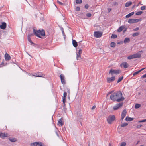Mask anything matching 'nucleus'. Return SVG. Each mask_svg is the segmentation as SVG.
<instances>
[{
	"label": "nucleus",
	"mask_w": 146,
	"mask_h": 146,
	"mask_svg": "<svg viewBox=\"0 0 146 146\" xmlns=\"http://www.w3.org/2000/svg\"><path fill=\"white\" fill-rule=\"evenodd\" d=\"M121 92L120 91L116 92L112 94L110 96V99L114 101L119 102L123 101L125 99L122 96Z\"/></svg>",
	"instance_id": "f257e3e1"
},
{
	"label": "nucleus",
	"mask_w": 146,
	"mask_h": 146,
	"mask_svg": "<svg viewBox=\"0 0 146 146\" xmlns=\"http://www.w3.org/2000/svg\"><path fill=\"white\" fill-rule=\"evenodd\" d=\"M33 32L35 35L37 36H40V35L45 36L46 35L45 31L43 29L37 30L33 28Z\"/></svg>",
	"instance_id": "f03ea898"
},
{
	"label": "nucleus",
	"mask_w": 146,
	"mask_h": 146,
	"mask_svg": "<svg viewBox=\"0 0 146 146\" xmlns=\"http://www.w3.org/2000/svg\"><path fill=\"white\" fill-rule=\"evenodd\" d=\"M115 120V116L114 115H110L107 118V121L109 124H111L112 122Z\"/></svg>",
	"instance_id": "7ed1b4c3"
},
{
	"label": "nucleus",
	"mask_w": 146,
	"mask_h": 146,
	"mask_svg": "<svg viewBox=\"0 0 146 146\" xmlns=\"http://www.w3.org/2000/svg\"><path fill=\"white\" fill-rule=\"evenodd\" d=\"M121 72V71L119 69L115 70L113 69H111L109 72V74H110L112 76L114 74H119Z\"/></svg>",
	"instance_id": "20e7f679"
},
{
	"label": "nucleus",
	"mask_w": 146,
	"mask_h": 146,
	"mask_svg": "<svg viewBox=\"0 0 146 146\" xmlns=\"http://www.w3.org/2000/svg\"><path fill=\"white\" fill-rule=\"evenodd\" d=\"M31 146H46L44 143L41 142H35L32 143L30 145Z\"/></svg>",
	"instance_id": "39448f33"
},
{
	"label": "nucleus",
	"mask_w": 146,
	"mask_h": 146,
	"mask_svg": "<svg viewBox=\"0 0 146 146\" xmlns=\"http://www.w3.org/2000/svg\"><path fill=\"white\" fill-rule=\"evenodd\" d=\"M123 102L119 103L117 104L115 106L113 107V110H116L121 108L123 105Z\"/></svg>",
	"instance_id": "423d86ee"
},
{
	"label": "nucleus",
	"mask_w": 146,
	"mask_h": 146,
	"mask_svg": "<svg viewBox=\"0 0 146 146\" xmlns=\"http://www.w3.org/2000/svg\"><path fill=\"white\" fill-rule=\"evenodd\" d=\"M82 50L81 49L79 50L78 52L77 53V59L80 60L81 59V54L82 53Z\"/></svg>",
	"instance_id": "0eeeda50"
},
{
	"label": "nucleus",
	"mask_w": 146,
	"mask_h": 146,
	"mask_svg": "<svg viewBox=\"0 0 146 146\" xmlns=\"http://www.w3.org/2000/svg\"><path fill=\"white\" fill-rule=\"evenodd\" d=\"M115 79V78L114 76L111 77H108L107 79V82L109 83H110L111 82L114 81Z\"/></svg>",
	"instance_id": "6e6552de"
},
{
	"label": "nucleus",
	"mask_w": 146,
	"mask_h": 146,
	"mask_svg": "<svg viewBox=\"0 0 146 146\" xmlns=\"http://www.w3.org/2000/svg\"><path fill=\"white\" fill-rule=\"evenodd\" d=\"M102 35V33L99 31H95L94 33V36H101Z\"/></svg>",
	"instance_id": "1a4fd4ad"
},
{
	"label": "nucleus",
	"mask_w": 146,
	"mask_h": 146,
	"mask_svg": "<svg viewBox=\"0 0 146 146\" xmlns=\"http://www.w3.org/2000/svg\"><path fill=\"white\" fill-rule=\"evenodd\" d=\"M8 134L7 133H2V132H0V137L4 138L5 137H8Z\"/></svg>",
	"instance_id": "9d476101"
},
{
	"label": "nucleus",
	"mask_w": 146,
	"mask_h": 146,
	"mask_svg": "<svg viewBox=\"0 0 146 146\" xmlns=\"http://www.w3.org/2000/svg\"><path fill=\"white\" fill-rule=\"evenodd\" d=\"M60 78L62 83L63 84H65L66 83L64 77V75L62 74H61L60 75Z\"/></svg>",
	"instance_id": "9b49d317"
},
{
	"label": "nucleus",
	"mask_w": 146,
	"mask_h": 146,
	"mask_svg": "<svg viewBox=\"0 0 146 146\" xmlns=\"http://www.w3.org/2000/svg\"><path fill=\"white\" fill-rule=\"evenodd\" d=\"M5 60L9 61L11 60V57L7 53H6L5 55Z\"/></svg>",
	"instance_id": "f8f14e48"
},
{
	"label": "nucleus",
	"mask_w": 146,
	"mask_h": 146,
	"mask_svg": "<svg viewBox=\"0 0 146 146\" xmlns=\"http://www.w3.org/2000/svg\"><path fill=\"white\" fill-rule=\"evenodd\" d=\"M127 114V112L126 110H124L122 113L121 119L123 120L124 118L125 117Z\"/></svg>",
	"instance_id": "ddd939ff"
},
{
	"label": "nucleus",
	"mask_w": 146,
	"mask_h": 146,
	"mask_svg": "<svg viewBox=\"0 0 146 146\" xmlns=\"http://www.w3.org/2000/svg\"><path fill=\"white\" fill-rule=\"evenodd\" d=\"M6 23L5 22H3L0 25V28L1 29H4L6 28Z\"/></svg>",
	"instance_id": "4468645a"
},
{
	"label": "nucleus",
	"mask_w": 146,
	"mask_h": 146,
	"mask_svg": "<svg viewBox=\"0 0 146 146\" xmlns=\"http://www.w3.org/2000/svg\"><path fill=\"white\" fill-rule=\"evenodd\" d=\"M128 22L129 23H134L137 22V19H129Z\"/></svg>",
	"instance_id": "2eb2a0df"
},
{
	"label": "nucleus",
	"mask_w": 146,
	"mask_h": 146,
	"mask_svg": "<svg viewBox=\"0 0 146 146\" xmlns=\"http://www.w3.org/2000/svg\"><path fill=\"white\" fill-rule=\"evenodd\" d=\"M136 58H137V53L135 54L132 55H130L127 57V58L128 59H131Z\"/></svg>",
	"instance_id": "dca6fc26"
},
{
	"label": "nucleus",
	"mask_w": 146,
	"mask_h": 146,
	"mask_svg": "<svg viewBox=\"0 0 146 146\" xmlns=\"http://www.w3.org/2000/svg\"><path fill=\"white\" fill-rule=\"evenodd\" d=\"M125 26L124 25H123L120 26L119 28L117 30V31L118 32H120L121 31L124 29L125 28Z\"/></svg>",
	"instance_id": "f3484780"
},
{
	"label": "nucleus",
	"mask_w": 146,
	"mask_h": 146,
	"mask_svg": "<svg viewBox=\"0 0 146 146\" xmlns=\"http://www.w3.org/2000/svg\"><path fill=\"white\" fill-rule=\"evenodd\" d=\"M8 139L9 141L12 142H15L17 141V139L15 138L9 137Z\"/></svg>",
	"instance_id": "a211bd4d"
},
{
	"label": "nucleus",
	"mask_w": 146,
	"mask_h": 146,
	"mask_svg": "<svg viewBox=\"0 0 146 146\" xmlns=\"http://www.w3.org/2000/svg\"><path fill=\"white\" fill-rule=\"evenodd\" d=\"M72 44L73 45V46H74V47H76L77 46H78V44L77 43V42L76 41L74 40H73V38L72 39Z\"/></svg>",
	"instance_id": "6ab92c4d"
},
{
	"label": "nucleus",
	"mask_w": 146,
	"mask_h": 146,
	"mask_svg": "<svg viewBox=\"0 0 146 146\" xmlns=\"http://www.w3.org/2000/svg\"><path fill=\"white\" fill-rule=\"evenodd\" d=\"M133 119V118L130 117H129L127 116L125 118V120L127 121H132Z\"/></svg>",
	"instance_id": "aec40b11"
},
{
	"label": "nucleus",
	"mask_w": 146,
	"mask_h": 146,
	"mask_svg": "<svg viewBox=\"0 0 146 146\" xmlns=\"http://www.w3.org/2000/svg\"><path fill=\"white\" fill-rule=\"evenodd\" d=\"M134 14V12H132L131 13H130L129 14L127 15L126 16V18H128L131 16H132Z\"/></svg>",
	"instance_id": "412c9836"
},
{
	"label": "nucleus",
	"mask_w": 146,
	"mask_h": 146,
	"mask_svg": "<svg viewBox=\"0 0 146 146\" xmlns=\"http://www.w3.org/2000/svg\"><path fill=\"white\" fill-rule=\"evenodd\" d=\"M132 4V2L131 1L127 2L125 4V7H128L129 6L131 5Z\"/></svg>",
	"instance_id": "4be33fe9"
},
{
	"label": "nucleus",
	"mask_w": 146,
	"mask_h": 146,
	"mask_svg": "<svg viewBox=\"0 0 146 146\" xmlns=\"http://www.w3.org/2000/svg\"><path fill=\"white\" fill-rule=\"evenodd\" d=\"M143 52L141 51L137 53V58H139L141 57V54H142Z\"/></svg>",
	"instance_id": "5701e85b"
},
{
	"label": "nucleus",
	"mask_w": 146,
	"mask_h": 146,
	"mask_svg": "<svg viewBox=\"0 0 146 146\" xmlns=\"http://www.w3.org/2000/svg\"><path fill=\"white\" fill-rule=\"evenodd\" d=\"M130 41V39L129 38H125L124 41V42L125 43H129Z\"/></svg>",
	"instance_id": "b1692460"
},
{
	"label": "nucleus",
	"mask_w": 146,
	"mask_h": 146,
	"mask_svg": "<svg viewBox=\"0 0 146 146\" xmlns=\"http://www.w3.org/2000/svg\"><path fill=\"white\" fill-rule=\"evenodd\" d=\"M62 118H61L58 121V123L59 124H60L61 125V126H62L63 124L64 123L63 122H62Z\"/></svg>",
	"instance_id": "393cba45"
},
{
	"label": "nucleus",
	"mask_w": 146,
	"mask_h": 146,
	"mask_svg": "<svg viewBox=\"0 0 146 146\" xmlns=\"http://www.w3.org/2000/svg\"><path fill=\"white\" fill-rule=\"evenodd\" d=\"M128 125V124L126 123H124L121 125V126L122 127L126 126Z\"/></svg>",
	"instance_id": "a878e982"
},
{
	"label": "nucleus",
	"mask_w": 146,
	"mask_h": 146,
	"mask_svg": "<svg viewBox=\"0 0 146 146\" xmlns=\"http://www.w3.org/2000/svg\"><path fill=\"white\" fill-rule=\"evenodd\" d=\"M123 64V67L125 68H127L129 66L128 65L126 62H125Z\"/></svg>",
	"instance_id": "bb28decb"
},
{
	"label": "nucleus",
	"mask_w": 146,
	"mask_h": 146,
	"mask_svg": "<svg viewBox=\"0 0 146 146\" xmlns=\"http://www.w3.org/2000/svg\"><path fill=\"white\" fill-rule=\"evenodd\" d=\"M123 76H122L121 77H119L118 79V80L117 81V83H118L120 82L123 79Z\"/></svg>",
	"instance_id": "cd10ccee"
},
{
	"label": "nucleus",
	"mask_w": 146,
	"mask_h": 146,
	"mask_svg": "<svg viewBox=\"0 0 146 146\" xmlns=\"http://www.w3.org/2000/svg\"><path fill=\"white\" fill-rule=\"evenodd\" d=\"M115 43L114 42H111L110 44V46L112 47H114L115 46Z\"/></svg>",
	"instance_id": "c85d7f7f"
},
{
	"label": "nucleus",
	"mask_w": 146,
	"mask_h": 146,
	"mask_svg": "<svg viewBox=\"0 0 146 146\" xmlns=\"http://www.w3.org/2000/svg\"><path fill=\"white\" fill-rule=\"evenodd\" d=\"M28 41L31 44H34L35 45H36V44H34L33 42L31 40V38L30 37H28Z\"/></svg>",
	"instance_id": "c756f323"
},
{
	"label": "nucleus",
	"mask_w": 146,
	"mask_h": 146,
	"mask_svg": "<svg viewBox=\"0 0 146 146\" xmlns=\"http://www.w3.org/2000/svg\"><path fill=\"white\" fill-rule=\"evenodd\" d=\"M82 2V0H76V3L77 4H81Z\"/></svg>",
	"instance_id": "7c9ffc66"
},
{
	"label": "nucleus",
	"mask_w": 146,
	"mask_h": 146,
	"mask_svg": "<svg viewBox=\"0 0 146 146\" xmlns=\"http://www.w3.org/2000/svg\"><path fill=\"white\" fill-rule=\"evenodd\" d=\"M77 115L79 117L80 119H82V115L81 113H79L78 114H77Z\"/></svg>",
	"instance_id": "2f4dec72"
},
{
	"label": "nucleus",
	"mask_w": 146,
	"mask_h": 146,
	"mask_svg": "<svg viewBox=\"0 0 146 146\" xmlns=\"http://www.w3.org/2000/svg\"><path fill=\"white\" fill-rule=\"evenodd\" d=\"M39 75H38V76H36L38 77H42L43 76V74L42 73L39 72L38 73Z\"/></svg>",
	"instance_id": "473e14b6"
},
{
	"label": "nucleus",
	"mask_w": 146,
	"mask_h": 146,
	"mask_svg": "<svg viewBox=\"0 0 146 146\" xmlns=\"http://www.w3.org/2000/svg\"><path fill=\"white\" fill-rule=\"evenodd\" d=\"M126 145V144L125 142H123L121 143L120 146H125Z\"/></svg>",
	"instance_id": "72a5a7b5"
},
{
	"label": "nucleus",
	"mask_w": 146,
	"mask_h": 146,
	"mask_svg": "<svg viewBox=\"0 0 146 146\" xmlns=\"http://www.w3.org/2000/svg\"><path fill=\"white\" fill-rule=\"evenodd\" d=\"M86 16L88 17H90L92 16V14L90 13H87L86 15Z\"/></svg>",
	"instance_id": "f704fd0d"
},
{
	"label": "nucleus",
	"mask_w": 146,
	"mask_h": 146,
	"mask_svg": "<svg viewBox=\"0 0 146 146\" xmlns=\"http://www.w3.org/2000/svg\"><path fill=\"white\" fill-rule=\"evenodd\" d=\"M67 93L66 92H64V96L63 98H66V97L67 96Z\"/></svg>",
	"instance_id": "c9c22d12"
},
{
	"label": "nucleus",
	"mask_w": 146,
	"mask_h": 146,
	"mask_svg": "<svg viewBox=\"0 0 146 146\" xmlns=\"http://www.w3.org/2000/svg\"><path fill=\"white\" fill-rule=\"evenodd\" d=\"M50 33L48 31L46 33V36H50Z\"/></svg>",
	"instance_id": "e433bc0d"
},
{
	"label": "nucleus",
	"mask_w": 146,
	"mask_h": 146,
	"mask_svg": "<svg viewBox=\"0 0 146 146\" xmlns=\"http://www.w3.org/2000/svg\"><path fill=\"white\" fill-rule=\"evenodd\" d=\"M76 11H80V8L79 7H76Z\"/></svg>",
	"instance_id": "4c0bfd02"
},
{
	"label": "nucleus",
	"mask_w": 146,
	"mask_h": 146,
	"mask_svg": "<svg viewBox=\"0 0 146 146\" xmlns=\"http://www.w3.org/2000/svg\"><path fill=\"white\" fill-rule=\"evenodd\" d=\"M123 43V42L122 41H120L119 42H117V44H122Z\"/></svg>",
	"instance_id": "58836bf2"
},
{
	"label": "nucleus",
	"mask_w": 146,
	"mask_h": 146,
	"mask_svg": "<svg viewBox=\"0 0 146 146\" xmlns=\"http://www.w3.org/2000/svg\"><path fill=\"white\" fill-rule=\"evenodd\" d=\"M66 100V98H63V104L65 103Z\"/></svg>",
	"instance_id": "ea45409f"
},
{
	"label": "nucleus",
	"mask_w": 146,
	"mask_h": 146,
	"mask_svg": "<svg viewBox=\"0 0 146 146\" xmlns=\"http://www.w3.org/2000/svg\"><path fill=\"white\" fill-rule=\"evenodd\" d=\"M145 68H142L141 69L139 70L138 71H137V74H138V73H139L141 71L143 70Z\"/></svg>",
	"instance_id": "a19ab883"
},
{
	"label": "nucleus",
	"mask_w": 146,
	"mask_h": 146,
	"mask_svg": "<svg viewBox=\"0 0 146 146\" xmlns=\"http://www.w3.org/2000/svg\"><path fill=\"white\" fill-rule=\"evenodd\" d=\"M145 9V6H142L141 7V9L142 10H144Z\"/></svg>",
	"instance_id": "79ce46f5"
},
{
	"label": "nucleus",
	"mask_w": 146,
	"mask_h": 146,
	"mask_svg": "<svg viewBox=\"0 0 146 146\" xmlns=\"http://www.w3.org/2000/svg\"><path fill=\"white\" fill-rule=\"evenodd\" d=\"M146 121V119H144L143 120L140 121H138L139 123H140L141 122H144Z\"/></svg>",
	"instance_id": "37998d69"
},
{
	"label": "nucleus",
	"mask_w": 146,
	"mask_h": 146,
	"mask_svg": "<svg viewBox=\"0 0 146 146\" xmlns=\"http://www.w3.org/2000/svg\"><path fill=\"white\" fill-rule=\"evenodd\" d=\"M89 7V5L88 4H86L85 6V8L86 9H87Z\"/></svg>",
	"instance_id": "c03bdc74"
},
{
	"label": "nucleus",
	"mask_w": 146,
	"mask_h": 146,
	"mask_svg": "<svg viewBox=\"0 0 146 146\" xmlns=\"http://www.w3.org/2000/svg\"><path fill=\"white\" fill-rule=\"evenodd\" d=\"M137 36V32H135L133 35V36Z\"/></svg>",
	"instance_id": "a18cd8bd"
},
{
	"label": "nucleus",
	"mask_w": 146,
	"mask_h": 146,
	"mask_svg": "<svg viewBox=\"0 0 146 146\" xmlns=\"http://www.w3.org/2000/svg\"><path fill=\"white\" fill-rule=\"evenodd\" d=\"M142 13V11L137 12V15H141Z\"/></svg>",
	"instance_id": "49530a36"
},
{
	"label": "nucleus",
	"mask_w": 146,
	"mask_h": 146,
	"mask_svg": "<svg viewBox=\"0 0 146 146\" xmlns=\"http://www.w3.org/2000/svg\"><path fill=\"white\" fill-rule=\"evenodd\" d=\"M57 2L58 3L60 4L61 5H63L64 4L63 3H62V2H60L59 1H57Z\"/></svg>",
	"instance_id": "de8ad7c7"
},
{
	"label": "nucleus",
	"mask_w": 146,
	"mask_h": 146,
	"mask_svg": "<svg viewBox=\"0 0 146 146\" xmlns=\"http://www.w3.org/2000/svg\"><path fill=\"white\" fill-rule=\"evenodd\" d=\"M62 34L63 35V36H65V35L64 32V31H62Z\"/></svg>",
	"instance_id": "09e8293b"
},
{
	"label": "nucleus",
	"mask_w": 146,
	"mask_h": 146,
	"mask_svg": "<svg viewBox=\"0 0 146 146\" xmlns=\"http://www.w3.org/2000/svg\"><path fill=\"white\" fill-rule=\"evenodd\" d=\"M142 126V125H137V128H139V127H141Z\"/></svg>",
	"instance_id": "8fccbe9b"
},
{
	"label": "nucleus",
	"mask_w": 146,
	"mask_h": 146,
	"mask_svg": "<svg viewBox=\"0 0 146 146\" xmlns=\"http://www.w3.org/2000/svg\"><path fill=\"white\" fill-rule=\"evenodd\" d=\"M143 78H146V74L143 75L142 77Z\"/></svg>",
	"instance_id": "3c124183"
},
{
	"label": "nucleus",
	"mask_w": 146,
	"mask_h": 146,
	"mask_svg": "<svg viewBox=\"0 0 146 146\" xmlns=\"http://www.w3.org/2000/svg\"><path fill=\"white\" fill-rule=\"evenodd\" d=\"M38 75H39V74L38 73H38H36L35 74V75H33V76H36V77H37L36 76H38Z\"/></svg>",
	"instance_id": "603ef678"
},
{
	"label": "nucleus",
	"mask_w": 146,
	"mask_h": 146,
	"mask_svg": "<svg viewBox=\"0 0 146 146\" xmlns=\"http://www.w3.org/2000/svg\"><path fill=\"white\" fill-rule=\"evenodd\" d=\"M4 64V63L3 62H2L0 64V67L2 66Z\"/></svg>",
	"instance_id": "864d4df0"
},
{
	"label": "nucleus",
	"mask_w": 146,
	"mask_h": 146,
	"mask_svg": "<svg viewBox=\"0 0 146 146\" xmlns=\"http://www.w3.org/2000/svg\"><path fill=\"white\" fill-rule=\"evenodd\" d=\"M137 71L135 72H134V73L133 74V76H135V75H137Z\"/></svg>",
	"instance_id": "5fc2aeb1"
},
{
	"label": "nucleus",
	"mask_w": 146,
	"mask_h": 146,
	"mask_svg": "<svg viewBox=\"0 0 146 146\" xmlns=\"http://www.w3.org/2000/svg\"><path fill=\"white\" fill-rule=\"evenodd\" d=\"M96 108V106H94L92 107V109L94 110Z\"/></svg>",
	"instance_id": "6e6d98bb"
},
{
	"label": "nucleus",
	"mask_w": 146,
	"mask_h": 146,
	"mask_svg": "<svg viewBox=\"0 0 146 146\" xmlns=\"http://www.w3.org/2000/svg\"><path fill=\"white\" fill-rule=\"evenodd\" d=\"M141 106V105L139 104H137V108H139Z\"/></svg>",
	"instance_id": "4d7b16f0"
},
{
	"label": "nucleus",
	"mask_w": 146,
	"mask_h": 146,
	"mask_svg": "<svg viewBox=\"0 0 146 146\" xmlns=\"http://www.w3.org/2000/svg\"><path fill=\"white\" fill-rule=\"evenodd\" d=\"M111 36H117L115 34H112Z\"/></svg>",
	"instance_id": "13d9d810"
},
{
	"label": "nucleus",
	"mask_w": 146,
	"mask_h": 146,
	"mask_svg": "<svg viewBox=\"0 0 146 146\" xmlns=\"http://www.w3.org/2000/svg\"><path fill=\"white\" fill-rule=\"evenodd\" d=\"M113 92V91H111L110 92H109L108 93H109V94H112Z\"/></svg>",
	"instance_id": "bf43d9fd"
},
{
	"label": "nucleus",
	"mask_w": 146,
	"mask_h": 146,
	"mask_svg": "<svg viewBox=\"0 0 146 146\" xmlns=\"http://www.w3.org/2000/svg\"><path fill=\"white\" fill-rule=\"evenodd\" d=\"M127 30V29L126 28H125L123 30V33H124L125 31H126Z\"/></svg>",
	"instance_id": "052dcab7"
},
{
	"label": "nucleus",
	"mask_w": 146,
	"mask_h": 146,
	"mask_svg": "<svg viewBox=\"0 0 146 146\" xmlns=\"http://www.w3.org/2000/svg\"><path fill=\"white\" fill-rule=\"evenodd\" d=\"M135 108L136 109H137V103L136 104H135Z\"/></svg>",
	"instance_id": "680f3d73"
},
{
	"label": "nucleus",
	"mask_w": 146,
	"mask_h": 146,
	"mask_svg": "<svg viewBox=\"0 0 146 146\" xmlns=\"http://www.w3.org/2000/svg\"><path fill=\"white\" fill-rule=\"evenodd\" d=\"M81 18L82 19H85V17H84V16H82L81 17Z\"/></svg>",
	"instance_id": "e2e57ef3"
},
{
	"label": "nucleus",
	"mask_w": 146,
	"mask_h": 146,
	"mask_svg": "<svg viewBox=\"0 0 146 146\" xmlns=\"http://www.w3.org/2000/svg\"><path fill=\"white\" fill-rule=\"evenodd\" d=\"M60 29L62 31H64L63 28L62 27H61Z\"/></svg>",
	"instance_id": "0e129e2a"
},
{
	"label": "nucleus",
	"mask_w": 146,
	"mask_h": 146,
	"mask_svg": "<svg viewBox=\"0 0 146 146\" xmlns=\"http://www.w3.org/2000/svg\"><path fill=\"white\" fill-rule=\"evenodd\" d=\"M77 40L78 41V42H82V40Z\"/></svg>",
	"instance_id": "69168bd1"
},
{
	"label": "nucleus",
	"mask_w": 146,
	"mask_h": 146,
	"mask_svg": "<svg viewBox=\"0 0 146 146\" xmlns=\"http://www.w3.org/2000/svg\"><path fill=\"white\" fill-rule=\"evenodd\" d=\"M39 38H40L42 39H44L45 38L44 37H39Z\"/></svg>",
	"instance_id": "338daca9"
},
{
	"label": "nucleus",
	"mask_w": 146,
	"mask_h": 146,
	"mask_svg": "<svg viewBox=\"0 0 146 146\" xmlns=\"http://www.w3.org/2000/svg\"><path fill=\"white\" fill-rule=\"evenodd\" d=\"M109 146H111V144L110 143H109Z\"/></svg>",
	"instance_id": "774afa93"
}]
</instances>
